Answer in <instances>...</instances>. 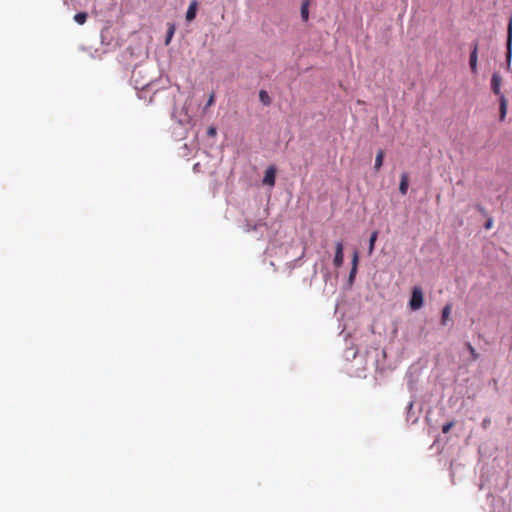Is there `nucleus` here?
I'll return each instance as SVG.
<instances>
[{"label": "nucleus", "instance_id": "obj_3", "mask_svg": "<svg viewBox=\"0 0 512 512\" xmlns=\"http://www.w3.org/2000/svg\"><path fill=\"white\" fill-rule=\"evenodd\" d=\"M477 61H478V42H474L469 57L470 69L473 73L477 72Z\"/></svg>", "mask_w": 512, "mask_h": 512}, {"label": "nucleus", "instance_id": "obj_12", "mask_svg": "<svg viewBox=\"0 0 512 512\" xmlns=\"http://www.w3.org/2000/svg\"><path fill=\"white\" fill-rule=\"evenodd\" d=\"M377 237H378V232L377 231L372 232L370 239H369V249H368L369 255H371L374 251L375 242L377 240Z\"/></svg>", "mask_w": 512, "mask_h": 512}, {"label": "nucleus", "instance_id": "obj_5", "mask_svg": "<svg viewBox=\"0 0 512 512\" xmlns=\"http://www.w3.org/2000/svg\"><path fill=\"white\" fill-rule=\"evenodd\" d=\"M275 177H276V169H275V167L270 166L265 172V176L263 178V184L268 185V186H274Z\"/></svg>", "mask_w": 512, "mask_h": 512}, {"label": "nucleus", "instance_id": "obj_24", "mask_svg": "<svg viewBox=\"0 0 512 512\" xmlns=\"http://www.w3.org/2000/svg\"><path fill=\"white\" fill-rule=\"evenodd\" d=\"M476 208L481 214L486 215V210L484 207H482L481 205H477Z\"/></svg>", "mask_w": 512, "mask_h": 512}, {"label": "nucleus", "instance_id": "obj_23", "mask_svg": "<svg viewBox=\"0 0 512 512\" xmlns=\"http://www.w3.org/2000/svg\"><path fill=\"white\" fill-rule=\"evenodd\" d=\"M490 423H491L490 418H485V419L482 421V427H483L484 429H486V428H488V427H489Z\"/></svg>", "mask_w": 512, "mask_h": 512}, {"label": "nucleus", "instance_id": "obj_14", "mask_svg": "<svg viewBox=\"0 0 512 512\" xmlns=\"http://www.w3.org/2000/svg\"><path fill=\"white\" fill-rule=\"evenodd\" d=\"M512 61V46H506V69L510 71Z\"/></svg>", "mask_w": 512, "mask_h": 512}, {"label": "nucleus", "instance_id": "obj_19", "mask_svg": "<svg viewBox=\"0 0 512 512\" xmlns=\"http://www.w3.org/2000/svg\"><path fill=\"white\" fill-rule=\"evenodd\" d=\"M453 426H454V422L453 421H450V422L444 424L442 426V432L443 433H448Z\"/></svg>", "mask_w": 512, "mask_h": 512}, {"label": "nucleus", "instance_id": "obj_6", "mask_svg": "<svg viewBox=\"0 0 512 512\" xmlns=\"http://www.w3.org/2000/svg\"><path fill=\"white\" fill-rule=\"evenodd\" d=\"M197 7H198V2L196 0H193L189 7H188V10L186 12V20L188 22H191L195 19L196 17V12H197Z\"/></svg>", "mask_w": 512, "mask_h": 512}, {"label": "nucleus", "instance_id": "obj_4", "mask_svg": "<svg viewBox=\"0 0 512 512\" xmlns=\"http://www.w3.org/2000/svg\"><path fill=\"white\" fill-rule=\"evenodd\" d=\"M343 261H344L343 243L341 241H339L336 243L335 257H334L333 263H334L335 267L339 268L342 266Z\"/></svg>", "mask_w": 512, "mask_h": 512}, {"label": "nucleus", "instance_id": "obj_16", "mask_svg": "<svg viewBox=\"0 0 512 512\" xmlns=\"http://www.w3.org/2000/svg\"><path fill=\"white\" fill-rule=\"evenodd\" d=\"M259 98L260 100L265 104V105H269L270 104V97L269 95L267 94L266 91L264 90H261L260 93H259Z\"/></svg>", "mask_w": 512, "mask_h": 512}, {"label": "nucleus", "instance_id": "obj_9", "mask_svg": "<svg viewBox=\"0 0 512 512\" xmlns=\"http://www.w3.org/2000/svg\"><path fill=\"white\" fill-rule=\"evenodd\" d=\"M384 151L382 149H380L377 154H376V157H375V163H374V170L375 171H379L383 165V161H384Z\"/></svg>", "mask_w": 512, "mask_h": 512}, {"label": "nucleus", "instance_id": "obj_21", "mask_svg": "<svg viewBox=\"0 0 512 512\" xmlns=\"http://www.w3.org/2000/svg\"><path fill=\"white\" fill-rule=\"evenodd\" d=\"M214 101H215V97H214V94H211L208 101H207V104L205 106V109L212 106L214 104Z\"/></svg>", "mask_w": 512, "mask_h": 512}, {"label": "nucleus", "instance_id": "obj_13", "mask_svg": "<svg viewBox=\"0 0 512 512\" xmlns=\"http://www.w3.org/2000/svg\"><path fill=\"white\" fill-rule=\"evenodd\" d=\"M87 17H88V15L86 12H79V13L75 14L74 20L79 25H83L86 22Z\"/></svg>", "mask_w": 512, "mask_h": 512}, {"label": "nucleus", "instance_id": "obj_8", "mask_svg": "<svg viewBox=\"0 0 512 512\" xmlns=\"http://www.w3.org/2000/svg\"><path fill=\"white\" fill-rule=\"evenodd\" d=\"M409 181H408V174L402 173L400 185H399V191L402 195H406L408 191Z\"/></svg>", "mask_w": 512, "mask_h": 512}, {"label": "nucleus", "instance_id": "obj_20", "mask_svg": "<svg viewBox=\"0 0 512 512\" xmlns=\"http://www.w3.org/2000/svg\"><path fill=\"white\" fill-rule=\"evenodd\" d=\"M484 227L486 230H489L493 227V219L491 217L487 219V221L484 224Z\"/></svg>", "mask_w": 512, "mask_h": 512}, {"label": "nucleus", "instance_id": "obj_7", "mask_svg": "<svg viewBox=\"0 0 512 512\" xmlns=\"http://www.w3.org/2000/svg\"><path fill=\"white\" fill-rule=\"evenodd\" d=\"M311 0H302L301 4V18L304 22H307L309 19V6Z\"/></svg>", "mask_w": 512, "mask_h": 512}, {"label": "nucleus", "instance_id": "obj_17", "mask_svg": "<svg viewBox=\"0 0 512 512\" xmlns=\"http://www.w3.org/2000/svg\"><path fill=\"white\" fill-rule=\"evenodd\" d=\"M174 32H175V27L174 25H170L169 26V29H168V32H167V36H166V40H165V44L168 45L174 35Z\"/></svg>", "mask_w": 512, "mask_h": 512}, {"label": "nucleus", "instance_id": "obj_22", "mask_svg": "<svg viewBox=\"0 0 512 512\" xmlns=\"http://www.w3.org/2000/svg\"><path fill=\"white\" fill-rule=\"evenodd\" d=\"M207 135L210 137H214L216 135V128L215 127H209L207 130Z\"/></svg>", "mask_w": 512, "mask_h": 512}, {"label": "nucleus", "instance_id": "obj_15", "mask_svg": "<svg viewBox=\"0 0 512 512\" xmlns=\"http://www.w3.org/2000/svg\"><path fill=\"white\" fill-rule=\"evenodd\" d=\"M512 46V18L509 21L507 29V43L506 46Z\"/></svg>", "mask_w": 512, "mask_h": 512}, {"label": "nucleus", "instance_id": "obj_10", "mask_svg": "<svg viewBox=\"0 0 512 512\" xmlns=\"http://www.w3.org/2000/svg\"><path fill=\"white\" fill-rule=\"evenodd\" d=\"M451 310H452V305L451 304H446L442 310V315H441V324L442 325H446L447 324V321L449 320V317H450V314H451Z\"/></svg>", "mask_w": 512, "mask_h": 512}, {"label": "nucleus", "instance_id": "obj_2", "mask_svg": "<svg viewBox=\"0 0 512 512\" xmlns=\"http://www.w3.org/2000/svg\"><path fill=\"white\" fill-rule=\"evenodd\" d=\"M423 302L424 297L422 288L419 286L413 287L411 298L409 300V307L413 311L419 310L423 306Z\"/></svg>", "mask_w": 512, "mask_h": 512}, {"label": "nucleus", "instance_id": "obj_11", "mask_svg": "<svg viewBox=\"0 0 512 512\" xmlns=\"http://www.w3.org/2000/svg\"><path fill=\"white\" fill-rule=\"evenodd\" d=\"M357 265H358V252H354L353 259H352V268L349 274V280L353 281L355 278L356 272H357Z\"/></svg>", "mask_w": 512, "mask_h": 512}, {"label": "nucleus", "instance_id": "obj_1", "mask_svg": "<svg viewBox=\"0 0 512 512\" xmlns=\"http://www.w3.org/2000/svg\"><path fill=\"white\" fill-rule=\"evenodd\" d=\"M502 76L498 72H494L491 77V90L498 96L499 100V119L504 121L508 111V100L501 92Z\"/></svg>", "mask_w": 512, "mask_h": 512}, {"label": "nucleus", "instance_id": "obj_18", "mask_svg": "<svg viewBox=\"0 0 512 512\" xmlns=\"http://www.w3.org/2000/svg\"><path fill=\"white\" fill-rule=\"evenodd\" d=\"M467 348L468 350L470 351V354H471V358L473 360H477L478 357H479V354L476 352V350L474 349V347L470 344V343H467Z\"/></svg>", "mask_w": 512, "mask_h": 512}]
</instances>
